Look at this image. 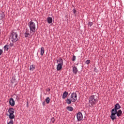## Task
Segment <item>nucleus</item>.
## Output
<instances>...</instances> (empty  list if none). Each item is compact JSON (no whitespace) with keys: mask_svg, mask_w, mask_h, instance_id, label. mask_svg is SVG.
<instances>
[{"mask_svg":"<svg viewBox=\"0 0 124 124\" xmlns=\"http://www.w3.org/2000/svg\"><path fill=\"white\" fill-rule=\"evenodd\" d=\"M10 38L13 43H15L19 40V36H18V32L16 30H12L10 32Z\"/></svg>","mask_w":124,"mask_h":124,"instance_id":"obj_1","label":"nucleus"},{"mask_svg":"<svg viewBox=\"0 0 124 124\" xmlns=\"http://www.w3.org/2000/svg\"><path fill=\"white\" fill-rule=\"evenodd\" d=\"M98 102V99L95 95H92L89 98V107H93Z\"/></svg>","mask_w":124,"mask_h":124,"instance_id":"obj_2","label":"nucleus"},{"mask_svg":"<svg viewBox=\"0 0 124 124\" xmlns=\"http://www.w3.org/2000/svg\"><path fill=\"white\" fill-rule=\"evenodd\" d=\"M123 111L121 109H119L118 111L116 110V111L111 112L110 119H111L112 121H114L117 119L116 115H117V117H121Z\"/></svg>","mask_w":124,"mask_h":124,"instance_id":"obj_3","label":"nucleus"},{"mask_svg":"<svg viewBox=\"0 0 124 124\" xmlns=\"http://www.w3.org/2000/svg\"><path fill=\"white\" fill-rule=\"evenodd\" d=\"M9 115V118L10 120H13V119H15V115H14V113L15 112V109L12 108H9L8 111Z\"/></svg>","mask_w":124,"mask_h":124,"instance_id":"obj_4","label":"nucleus"},{"mask_svg":"<svg viewBox=\"0 0 124 124\" xmlns=\"http://www.w3.org/2000/svg\"><path fill=\"white\" fill-rule=\"evenodd\" d=\"M29 28L31 32H33V33H35V23L32 20L29 22Z\"/></svg>","mask_w":124,"mask_h":124,"instance_id":"obj_5","label":"nucleus"},{"mask_svg":"<svg viewBox=\"0 0 124 124\" xmlns=\"http://www.w3.org/2000/svg\"><path fill=\"white\" fill-rule=\"evenodd\" d=\"M33 34H34V33H33V32H31V31H30V30H29V29H26L25 32L24 33V36L25 38H27V37H29L30 35H31V36H32V35H33Z\"/></svg>","mask_w":124,"mask_h":124,"instance_id":"obj_6","label":"nucleus"},{"mask_svg":"<svg viewBox=\"0 0 124 124\" xmlns=\"http://www.w3.org/2000/svg\"><path fill=\"white\" fill-rule=\"evenodd\" d=\"M71 99H72L76 102L77 101V93H73L71 95Z\"/></svg>","mask_w":124,"mask_h":124,"instance_id":"obj_7","label":"nucleus"},{"mask_svg":"<svg viewBox=\"0 0 124 124\" xmlns=\"http://www.w3.org/2000/svg\"><path fill=\"white\" fill-rule=\"evenodd\" d=\"M77 118L78 122L82 121V120H83V114H82V112H78V114H77Z\"/></svg>","mask_w":124,"mask_h":124,"instance_id":"obj_8","label":"nucleus"},{"mask_svg":"<svg viewBox=\"0 0 124 124\" xmlns=\"http://www.w3.org/2000/svg\"><path fill=\"white\" fill-rule=\"evenodd\" d=\"M119 109H121V106H120L119 103H116L114 106V108L111 110V112L116 111L117 110H119Z\"/></svg>","mask_w":124,"mask_h":124,"instance_id":"obj_9","label":"nucleus"},{"mask_svg":"<svg viewBox=\"0 0 124 124\" xmlns=\"http://www.w3.org/2000/svg\"><path fill=\"white\" fill-rule=\"evenodd\" d=\"M9 102L11 106L13 107L15 106V101H14L13 98H10Z\"/></svg>","mask_w":124,"mask_h":124,"instance_id":"obj_10","label":"nucleus"},{"mask_svg":"<svg viewBox=\"0 0 124 124\" xmlns=\"http://www.w3.org/2000/svg\"><path fill=\"white\" fill-rule=\"evenodd\" d=\"M72 102H75L74 100L70 97L69 98H67V99L66 100V103L67 104H71Z\"/></svg>","mask_w":124,"mask_h":124,"instance_id":"obj_11","label":"nucleus"},{"mask_svg":"<svg viewBox=\"0 0 124 124\" xmlns=\"http://www.w3.org/2000/svg\"><path fill=\"white\" fill-rule=\"evenodd\" d=\"M57 63L59 64H62L63 65V60L62 58L60 57L58 59L56 60Z\"/></svg>","mask_w":124,"mask_h":124,"instance_id":"obj_12","label":"nucleus"},{"mask_svg":"<svg viewBox=\"0 0 124 124\" xmlns=\"http://www.w3.org/2000/svg\"><path fill=\"white\" fill-rule=\"evenodd\" d=\"M62 65H63L58 63V64L57 65V68H56L57 71H60L62 70Z\"/></svg>","mask_w":124,"mask_h":124,"instance_id":"obj_13","label":"nucleus"},{"mask_svg":"<svg viewBox=\"0 0 124 124\" xmlns=\"http://www.w3.org/2000/svg\"><path fill=\"white\" fill-rule=\"evenodd\" d=\"M73 72L75 74V75H76V74L78 73V69L77 68V67H73Z\"/></svg>","mask_w":124,"mask_h":124,"instance_id":"obj_14","label":"nucleus"},{"mask_svg":"<svg viewBox=\"0 0 124 124\" xmlns=\"http://www.w3.org/2000/svg\"><path fill=\"white\" fill-rule=\"evenodd\" d=\"M67 95H68V92H67L66 91L64 92L63 93L62 96V99H65V98H66Z\"/></svg>","mask_w":124,"mask_h":124,"instance_id":"obj_15","label":"nucleus"},{"mask_svg":"<svg viewBox=\"0 0 124 124\" xmlns=\"http://www.w3.org/2000/svg\"><path fill=\"white\" fill-rule=\"evenodd\" d=\"M46 20L48 24H52V23L53 22V18L51 17H48Z\"/></svg>","mask_w":124,"mask_h":124,"instance_id":"obj_16","label":"nucleus"},{"mask_svg":"<svg viewBox=\"0 0 124 124\" xmlns=\"http://www.w3.org/2000/svg\"><path fill=\"white\" fill-rule=\"evenodd\" d=\"M0 14V20H3L4 19V17H5V15L4 14V12H1Z\"/></svg>","mask_w":124,"mask_h":124,"instance_id":"obj_17","label":"nucleus"},{"mask_svg":"<svg viewBox=\"0 0 124 124\" xmlns=\"http://www.w3.org/2000/svg\"><path fill=\"white\" fill-rule=\"evenodd\" d=\"M34 69H35V65H30V70L31 71H33Z\"/></svg>","mask_w":124,"mask_h":124,"instance_id":"obj_18","label":"nucleus"},{"mask_svg":"<svg viewBox=\"0 0 124 124\" xmlns=\"http://www.w3.org/2000/svg\"><path fill=\"white\" fill-rule=\"evenodd\" d=\"M9 48H10V47L8 45H6L5 46H4V51H8Z\"/></svg>","mask_w":124,"mask_h":124,"instance_id":"obj_19","label":"nucleus"},{"mask_svg":"<svg viewBox=\"0 0 124 124\" xmlns=\"http://www.w3.org/2000/svg\"><path fill=\"white\" fill-rule=\"evenodd\" d=\"M14 95L16 96V99L17 100V101H19V100H20V95L14 93Z\"/></svg>","mask_w":124,"mask_h":124,"instance_id":"obj_20","label":"nucleus"},{"mask_svg":"<svg viewBox=\"0 0 124 124\" xmlns=\"http://www.w3.org/2000/svg\"><path fill=\"white\" fill-rule=\"evenodd\" d=\"M45 101L46 102V104H49V103H50V97H46Z\"/></svg>","mask_w":124,"mask_h":124,"instance_id":"obj_21","label":"nucleus"},{"mask_svg":"<svg viewBox=\"0 0 124 124\" xmlns=\"http://www.w3.org/2000/svg\"><path fill=\"white\" fill-rule=\"evenodd\" d=\"M66 109L67 110H68V111H72L74 110V108H72V107H69V106L67 107Z\"/></svg>","mask_w":124,"mask_h":124,"instance_id":"obj_22","label":"nucleus"},{"mask_svg":"<svg viewBox=\"0 0 124 124\" xmlns=\"http://www.w3.org/2000/svg\"><path fill=\"white\" fill-rule=\"evenodd\" d=\"M44 52H45V51H44V47H42L41 48V55L42 56H43V54H44Z\"/></svg>","mask_w":124,"mask_h":124,"instance_id":"obj_23","label":"nucleus"},{"mask_svg":"<svg viewBox=\"0 0 124 124\" xmlns=\"http://www.w3.org/2000/svg\"><path fill=\"white\" fill-rule=\"evenodd\" d=\"M55 118L54 117H52L51 119L50 122L51 123H52V124H55Z\"/></svg>","mask_w":124,"mask_h":124,"instance_id":"obj_24","label":"nucleus"},{"mask_svg":"<svg viewBox=\"0 0 124 124\" xmlns=\"http://www.w3.org/2000/svg\"><path fill=\"white\" fill-rule=\"evenodd\" d=\"M76 60V56H75V55H73L72 58V61L75 62Z\"/></svg>","mask_w":124,"mask_h":124,"instance_id":"obj_25","label":"nucleus"},{"mask_svg":"<svg viewBox=\"0 0 124 124\" xmlns=\"http://www.w3.org/2000/svg\"><path fill=\"white\" fill-rule=\"evenodd\" d=\"M85 62H86V64H90V63H91V60H88L86 61Z\"/></svg>","mask_w":124,"mask_h":124,"instance_id":"obj_26","label":"nucleus"},{"mask_svg":"<svg viewBox=\"0 0 124 124\" xmlns=\"http://www.w3.org/2000/svg\"><path fill=\"white\" fill-rule=\"evenodd\" d=\"M94 72H95L96 73H98V72H99V71H98V70L97 69V68H96V67H95V68H94Z\"/></svg>","mask_w":124,"mask_h":124,"instance_id":"obj_27","label":"nucleus"},{"mask_svg":"<svg viewBox=\"0 0 124 124\" xmlns=\"http://www.w3.org/2000/svg\"><path fill=\"white\" fill-rule=\"evenodd\" d=\"M8 124H13V120L11 119L9 122H8Z\"/></svg>","mask_w":124,"mask_h":124,"instance_id":"obj_28","label":"nucleus"},{"mask_svg":"<svg viewBox=\"0 0 124 124\" xmlns=\"http://www.w3.org/2000/svg\"><path fill=\"white\" fill-rule=\"evenodd\" d=\"M89 25L90 27H92V26L93 25V22H89Z\"/></svg>","mask_w":124,"mask_h":124,"instance_id":"obj_29","label":"nucleus"},{"mask_svg":"<svg viewBox=\"0 0 124 124\" xmlns=\"http://www.w3.org/2000/svg\"><path fill=\"white\" fill-rule=\"evenodd\" d=\"M73 11L74 14H76V13L77 12V10L75 9H74Z\"/></svg>","mask_w":124,"mask_h":124,"instance_id":"obj_30","label":"nucleus"},{"mask_svg":"<svg viewBox=\"0 0 124 124\" xmlns=\"http://www.w3.org/2000/svg\"><path fill=\"white\" fill-rule=\"evenodd\" d=\"M42 105H43V106H45V105H46V102L45 101H44L43 103H42Z\"/></svg>","mask_w":124,"mask_h":124,"instance_id":"obj_31","label":"nucleus"},{"mask_svg":"<svg viewBox=\"0 0 124 124\" xmlns=\"http://www.w3.org/2000/svg\"><path fill=\"white\" fill-rule=\"evenodd\" d=\"M3 52V51H2V49H0V56H1Z\"/></svg>","mask_w":124,"mask_h":124,"instance_id":"obj_32","label":"nucleus"},{"mask_svg":"<svg viewBox=\"0 0 124 124\" xmlns=\"http://www.w3.org/2000/svg\"><path fill=\"white\" fill-rule=\"evenodd\" d=\"M13 45H14V44L11 43L10 44V45H9V46H10V47H12V46H13Z\"/></svg>","mask_w":124,"mask_h":124,"instance_id":"obj_33","label":"nucleus"},{"mask_svg":"<svg viewBox=\"0 0 124 124\" xmlns=\"http://www.w3.org/2000/svg\"><path fill=\"white\" fill-rule=\"evenodd\" d=\"M46 91L47 92H50V91H51V90L49 88H47V89H46Z\"/></svg>","mask_w":124,"mask_h":124,"instance_id":"obj_34","label":"nucleus"}]
</instances>
